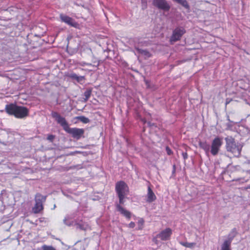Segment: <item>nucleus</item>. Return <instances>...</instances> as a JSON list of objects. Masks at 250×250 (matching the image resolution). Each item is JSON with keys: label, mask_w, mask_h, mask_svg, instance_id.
I'll return each mask as SVG.
<instances>
[{"label": "nucleus", "mask_w": 250, "mask_h": 250, "mask_svg": "<svg viewBox=\"0 0 250 250\" xmlns=\"http://www.w3.org/2000/svg\"><path fill=\"white\" fill-rule=\"evenodd\" d=\"M51 115L53 118L55 119L57 123L62 127L63 129L66 132L70 134L74 139L79 140L81 138L84 137V129L77 127H69V124L65 118L61 116L56 111H52Z\"/></svg>", "instance_id": "1"}, {"label": "nucleus", "mask_w": 250, "mask_h": 250, "mask_svg": "<svg viewBox=\"0 0 250 250\" xmlns=\"http://www.w3.org/2000/svg\"><path fill=\"white\" fill-rule=\"evenodd\" d=\"M5 110L8 115H13L19 119L24 118L29 115V110L27 107L19 106L15 104H6Z\"/></svg>", "instance_id": "2"}, {"label": "nucleus", "mask_w": 250, "mask_h": 250, "mask_svg": "<svg viewBox=\"0 0 250 250\" xmlns=\"http://www.w3.org/2000/svg\"><path fill=\"white\" fill-rule=\"evenodd\" d=\"M225 140L227 151L231 153L233 156L239 157L241 155L243 146L240 143H236L235 139L231 136L226 137Z\"/></svg>", "instance_id": "3"}, {"label": "nucleus", "mask_w": 250, "mask_h": 250, "mask_svg": "<svg viewBox=\"0 0 250 250\" xmlns=\"http://www.w3.org/2000/svg\"><path fill=\"white\" fill-rule=\"evenodd\" d=\"M46 196H43L38 193L35 197V204L32 208V211L35 214L40 213L43 209V203L46 200Z\"/></svg>", "instance_id": "4"}, {"label": "nucleus", "mask_w": 250, "mask_h": 250, "mask_svg": "<svg viewBox=\"0 0 250 250\" xmlns=\"http://www.w3.org/2000/svg\"><path fill=\"white\" fill-rule=\"evenodd\" d=\"M115 191L117 195L126 196L129 192V188L124 181H120L116 183Z\"/></svg>", "instance_id": "5"}, {"label": "nucleus", "mask_w": 250, "mask_h": 250, "mask_svg": "<svg viewBox=\"0 0 250 250\" xmlns=\"http://www.w3.org/2000/svg\"><path fill=\"white\" fill-rule=\"evenodd\" d=\"M223 144V139L219 137H215L212 141L210 146V153L213 155H216L220 150L221 146Z\"/></svg>", "instance_id": "6"}, {"label": "nucleus", "mask_w": 250, "mask_h": 250, "mask_svg": "<svg viewBox=\"0 0 250 250\" xmlns=\"http://www.w3.org/2000/svg\"><path fill=\"white\" fill-rule=\"evenodd\" d=\"M186 33V30L183 27H176L172 32L170 38L171 42H175L180 40L182 36Z\"/></svg>", "instance_id": "7"}, {"label": "nucleus", "mask_w": 250, "mask_h": 250, "mask_svg": "<svg viewBox=\"0 0 250 250\" xmlns=\"http://www.w3.org/2000/svg\"><path fill=\"white\" fill-rule=\"evenodd\" d=\"M152 4L158 9L165 12L168 11L170 6L166 0H153Z\"/></svg>", "instance_id": "8"}, {"label": "nucleus", "mask_w": 250, "mask_h": 250, "mask_svg": "<svg viewBox=\"0 0 250 250\" xmlns=\"http://www.w3.org/2000/svg\"><path fill=\"white\" fill-rule=\"evenodd\" d=\"M60 18L62 22L65 23L70 26L76 27L78 25V23L73 19L65 14H60Z\"/></svg>", "instance_id": "9"}, {"label": "nucleus", "mask_w": 250, "mask_h": 250, "mask_svg": "<svg viewBox=\"0 0 250 250\" xmlns=\"http://www.w3.org/2000/svg\"><path fill=\"white\" fill-rule=\"evenodd\" d=\"M171 234V229L170 228H167L158 234L157 235V237L160 238L163 241H166L170 239Z\"/></svg>", "instance_id": "10"}, {"label": "nucleus", "mask_w": 250, "mask_h": 250, "mask_svg": "<svg viewBox=\"0 0 250 250\" xmlns=\"http://www.w3.org/2000/svg\"><path fill=\"white\" fill-rule=\"evenodd\" d=\"M116 209L119 211L122 215L125 217L127 219H130L131 216V213L130 211L126 210L122 206L120 205H116Z\"/></svg>", "instance_id": "11"}, {"label": "nucleus", "mask_w": 250, "mask_h": 250, "mask_svg": "<svg viewBox=\"0 0 250 250\" xmlns=\"http://www.w3.org/2000/svg\"><path fill=\"white\" fill-rule=\"evenodd\" d=\"M156 197L151 189L150 187L149 186L147 189V199L146 201L148 203H151L155 201Z\"/></svg>", "instance_id": "12"}, {"label": "nucleus", "mask_w": 250, "mask_h": 250, "mask_svg": "<svg viewBox=\"0 0 250 250\" xmlns=\"http://www.w3.org/2000/svg\"><path fill=\"white\" fill-rule=\"evenodd\" d=\"M66 76L72 80H75L78 83H81L84 80V76H79L76 73H69L66 75Z\"/></svg>", "instance_id": "13"}, {"label": "nucleus", "mask_w": 250, "mask_h": 250, "mask_svg": "<svg viewBox=\"0 0 250 250\" xmlns=\"http://www.w3.org/2000/svg\"><path fill=\"white\" fill-rule=\"evenodd\" d=\"M237 230L236 228H233L231 229V231L229 233L228 235V239L225 240L224 242H229V244L231 245V243L233 238L236 236L237 234Z\"/></svg>", "instance_id": "14"}, {"label": "nucleus", "mask_w": 250, "mask_h": 250, "mask_svg": "<svg viewBox=\"0 0 250 250\" xmlns=\"http://www.w3.org/2000/svg\"><path fill=\"white\" fill-rule=\"evenodd\" d=\"M135 49L137 52L144 56L145 58H149L151 57V54L146 49H143L139 47H135Z\"/></svg>", "instance_id": "15"}, {"label": "nucleus", "mask_w": 250, "mask_h": 250, "mask_svg": "<svg viewBox=\"0 0 250 250\" xmlns=\"http://www.w3.org/2000/svg\"><path fill=\"white\" fill-rule=\"evenodd\" d=\"M199 145L206 153H208L210 150V146L206 142H200Z\"/></svg>", "instance_id": "16"}, {"label": "nucleus", "mask_w": 250, "mask_h": 250, "mask_svg": "<svg viewBox=\"0 0 250 250\" xmlns=\"http://www.w3.org/2000/svg\"><path fill=\"white\" fill-rule=\"evenodd\" d=\"M174 1L176 2L177 3L181 4L185 8L189 10L190 9V6L187 1V0H173Z\"/></svg>", "instance_id": "17"}, {"label": "nucleus", "mask_w": 250, "mask_h": 250, "mask_svg": "<svg viewBox=\"0 0 250 250\" xmlns=\"http://www.w3.org/2000/svg\"><path fill=\"white\" fill-rule=\"evenodd\" d=\"M92 93V89L91 88H88L86 89V90L84 91L83 93V95L85 97L84 98H83V101L86 102H87L89 98H90L91 95Z\"/></svg>", "instance_id": "18"}, {"label": "nucleus", "mask_w": 250, "mask_h": 250, "mask_svg": "<svg viewBox=\"0 0 250 250\" xmlns=\"http://www.w3.org/2000/svg\"><path fill=\"white\" fill-rule=\"evenodd\" d=\"M77 229H79L81 230H86L88 228V225L86 223H78L75 224Z\"/></svg>", "instance_id": "19"}, {"label": "nucleus", "mask_w": 250, "mask_h": 250, "mask_svg": "<svg viewBox=\"0 0 250 250\" xmlns=\"http://www.w3.org/2000/svg\"><path fill=\"white\" fill-rule=\"evenodd\" d=\"M75 119H77L78 120L81 121V122L84 124H87L90 122V120L88 118L83 116L76 117Z\"/></svg>", "instance_id": "20"}, {"label": "nucleus", "mask_w": 250, "mask_h": 250, "mask_svg": "<svg viewBox=\"0 0 250 250\" xmlns=\"http://www.w3.org/2000/svg\"><path fill=\"white\" fill-rule=\"evenodd\" d=\"M179 243L181 245L189 248H193L196 245L195 243H188L185 242H180Z\"/></svg>", "instance_id": "21"}, {"label": "nucleus", "mask_w": 250, "mask_h": 250, "mask_svg": "<svg viewBox=\"0 0 250 250\" xmlns=\"http://www.w3.org/2000/svg\"><path fill=\"white\" fill-rule=\"evenodd\" d=\"M229 242H224L221 245V250H231Z\"/></svg>", "instance_id": "22"}, {"label": "nucleus", "mask_w": 250, "mask_h": 250, "mask_svg": "<svg viewBox=\"0 0 250 250\" xmlns=\"http://www.w3.org/2000/svg\"><path fill=\"white\" fill-rule=\"evenodd\" d=\"M117 196L119 198V203L117 204V205H120V206H121V205H123L125 203L124 199L125 198V196H124V195H117Z\"/></svg>", "instance_id": "23"}, {"label": "nucleus", "mask_w": 250, "mask_h": 250, "mask_svg": "<svg viewBox=\"0 0 250 250\" xmlns=\"http://www.w3.org/2000/svg\"><path fill=\"white\" fill-rule=\"evenodd\" d=\"M69 218H70L68 216H67V217H65V218L63 220V223L66 225L68 226H70L72 225V224H73L72 222H70L69 221H68V220H69Z\"/></svg>", "instance_id": "24"}, {"label": "nucleus", "mask_w": 250, "mask_h": 250, "mask_svg": "<svg viewBox=\"0 0 250 250\" xmlns=\"http://www.w3.org/2000/svg\"><path fill=\"white\" fill-rule=\"evenodd\" d=\"M43 250H56V249L52 246L44 245L42 247Z\"/></svg>", "instance_id": "25"}, {"label": "nucleus", "mask_w": 250, "mask_h": 250, "mask_svg": "<svg viewBox=\"0 0 250 250\" xmlns=\"http://www.w3.org/2000/svg\"><path fill=\"white\" fill-rule=\"evenodd\" d=\"M55 135H52V134H50V135H48L47 137V139L50 142H53L54 139H55Z\"/></svg>", "instance_id": "26"}, {"label": "nucleus", "mask_w": 250, "mask_h": 250, "mask_svg": "<svg viewBox=\"0 0 250 250\" xmlns=\"http://www.w3.org/2000/svg\"><path fill=\"white\" fill-rule=\"evenodd\" d=\"M166 152L168 155H170L173 153L172 151L168 146H167L166 148Z\"/></svg>", "instance_id": "27"}, {"label": "nucleus", "mask_w": 250, "mask_h": 250, "mask_svg": "<svg viewBox=\"0 0 250 250\" xmlns=\"http://www.w3.org/2000/svg\"><path fill=\"white\" fill-rule=\"evenodd\" d=\"M93 62L94 63L93 66L97 67L100 64V60H98L97 61H95Z\"/></svg>", "instance_id": "28"}, {"label": "nucleus", "mask_w": 250, "mask_h": 250, "mask_svg": "<svg viewBox=\"0 0 250 250\" xmlns=\"http://www.w3.org/2000/svg\"><path fill=\"white\" fill-rule=\"evenodd\" d=\"M175 172H176V165L175 164H174L172 166V175L175 176Z\"/></svg>", "instance_id": "29"}, {"label": "nucleus", "mask_w": 250, "mask_h": 250, "mask_svg": "<svg viewBox=\"0 0 250 250\" xmlns=\"http://www.w3.org/2000/svg\"><path fill=\"white\" fill-rule=\"evenodd\" d=\"M135 227V224L133 222H131L128 224V227H129L130 228H134Z\"/></svg>", "instance_id": "30"}, {"label": "nucleus", "mask_w": 250, "mask_h": 250, "mask_svg": "<svg viewBox=\"0 0 250 250\" xmlns=\"http://www.w3.org/2000/svg\"><path fill=\"white\" fill-rule=\"evenodd\" d=\"M182 156L184 160H186L188 158V154L187 152H182Z\"/></svg>", "instance_id": "31"}, {"label": "nucleus", "mask_w": 250, "mask_h": 250, "mask_svg": "<svg viewBox=\"0 0 250 250\" xmlns=\"http://www.w3.org/2000/svg\"><path fill=\"white\" fill-rule=\"evenodd\" d=\"M147 125L149 127H151V126H156L155 124L154 123H151L150 122H147Z\"/></svg>", "instance_id": "32"}, {"label": "nucleus", "mask_w": 250, "mask_h": 250, "mask_svg": "<svg viewBox=\"0 0 250 250\" xmlns=\"http://www.w3.org/2000/svg\"><path fill=\"white\" fill-rule=\"evenodd\" d=\"M157 238L158 237H157V236H156V237L153 238V240H152L153 242H155L156 244H157Z\"/></svg>", "instance_id": "33"}, {"label": "nucleus", "mask_w": 250, "mask_h": 250, "mask_svg": "<svg viewBox=\"0 0 250 250\" xmlns=\"http://www.w3.org/2000/svg\"><path fill=\"white\" fill-rule=\"evenodd\" d=\"M230 101H231V100H230L229 99H227L226 101V105H227L228 104H229L230 103Z\"/></svg>", "instance_id": "34"}, {"label": "nucleus", "mask_w": 250, "mask_h": 250, "mask_svg": "<svg viewBox=\"0 0 250 250\" xmlns=\"http://www.w3.org/2000/svg\"><path fill=\"white\" fill-rule=\"evenodd\" d=\"M44 219H45V218H44V217L40 218H39V221H40V222H42L44 221Z\"/></svg>", "instance_id": "35"}, {"label": "nucleus", "mask_w": 250, "mask_h": 250, "mask_svg": "<svg viewBox=\"0 0 250 250\" xmlns=\"http://www.w3.org/2000/svg\"><path fill=\"white\" fill-rule=\"evenodd\" d=\"M142 120L144 124H146H146H147V122H146V121L145 119H142Z\"/></svg>", "instance_id": "36"}, {"label": "nucleus", "mask_w": 250, "mask_h": 250, "mask_svg": "<svg viewBox=\"0 0 250 250\" xmlns=\"http://www.w3.org/2000/svg\"><path fill=\"white\" fill-rule=\"evenodd\" d=\"M227 120L229 121V122H231L230 120H229V116H227Z\"/></svg>", "instance_id": "37"}, {"label": "nucleus", "mask_w": 250, "mask_h": 250, "mask_svg": "<svg viewBox=\"0 0 250 250\" xmlns=\"http://www.w3.org/2000/svg\"><path fill=\"white\" fill-rule=\"evenodd\" d=\"M246 189H250V185H249L247 188Z\"/></svg>", "instance_id": "38"}, {"label": "nucleus", "mask_w": 250, "mask_h": 250, "mask_svg": "<svg viewBox=\"0 0 250 250\" xmlns=\"http://www.w3.org/2000/svg\"><path fill=\"white\" fill-rule=\"evenodd\" d=\"M227 126H228V127H231V125H230L229 124H228V125H227Z\"/></svg>", "instance_id": "39"}, {"label": "nucleus", "mask_w": 250, "mask_h": 250, "mask_svg": "<svg viewBox=\"0 0 250 250\" xmlns=\"http://www.w3.org/2000/svg\"><path fill=\"white\" fill-rule=\"evenodd\" d=\"M87 65H92L91 63H86Z\"/></svg>", "instance_id": "40"}]
</instances>
